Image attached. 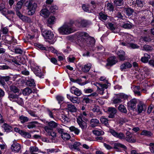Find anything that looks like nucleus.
Wrapping results in <instances>:
<instances>
[{
	"mask_svg": "<svg viewBox=\"0 0 154 154\" xmlns=\"http://www.w3.org/2000/svg\"><path fill=\"white\" fill-rule=\"evenodd\" d=\"M70 91L72 94H74L78 96H80L82 94L81 90L74 86H72L71 88Z\"/></svg>",
	"mask_w": 154,
	"mask_h": 154,
	"instance_id": "nucleus-14",
	"label": "nucleus"
},
{
	"mask_svg": "<svg viewBox=\"0 0 154 154\" xmlns=\"http://www.w3.org/2000/svg\"><path fill=\"white\" fill-rule=\"evenodd\" d=\"M84 91L85 93H90L93 91V90L91 88H85L84 89Z\"/></svg>",
	"mask_w": 154,
	"mask_h": 154,
	"instance_id": "nucleus-61",
	"label": "nucleus"
},
{
	"mask_svg": "<svg viewBox=\"0 0 154 154\" xmlns=\"http://www.w3.org/2000/svg\"><path fill=\"white\" fill-rule=\"evenodd\" d=\"M55 20V17L54 16H51L47 20L48 23L51 24H54Z\"/></svg>",
	"mask_w": 154,
	"mask_h": 154,
	"instance_id": "nucleus-47",
	"label": "nucleus"
},
{
	"mask_svg": "<svg viewBox=\"0 0 154 154\" xmlns=\"http://www.w3.org/2000/svg\"><path fill=\"white\" fill-rule=\"evenodd\" d=\"M40 14L41 16L45 18L48 17L50 15V12L47 9L44 8L42 9L40 11Z\"/></svg>",
	"mask_w": 154,
	"mask_h": 154,
	"instance_id": "nucleus-19",
	"label": "nucleus"
},
{
	"mask_svg": "<svg viewBox=\"0 0 154 154\" xmlns=\"http://www.w3.org/2000/svg\"><path fill=\"white\" fill-rule=\"evenodd\" d=\"M70 100L73 103H79V100L77 97H72L70 98Z\"/></svg>",
	"mask_w": 154,
	"mask_h": 154,
	"instance_id": "nucleus-52",
	"label": "nucleus"
},
{
	"mask_svg": "<svg viewBox=\"0 0 154 154\" xmlns=\"http://www.w3.org/2000/svg\"><path fill=\"white\" fill-rule=\"evenodd\" d=\"M32 92L31 89L29 88H26L24 89L22 91L23 94L25 95H29Z\"/></svg>",
	"mask_w": 154,
	"mask_h": 154,
	"instance_id": "nucleus-28",
	"label": "nucleus"
},
{
	"mask_svg": "<svg viewBox=\"0 0 154 154\" xmlns=\"http://www.w3.org/2000/svg\"><path fill=\"white\" fill-rule=\"evenodd\" d=\"M26 0H20L17 3L15 10L16 14L23 21L31 23L32 22L31 18L28 17L23 15L21 14L19 10L21 9L23 4L25 2Z\"/></svg>",
	"mask_w": 154,
	"mask_h": 154,
	"instance_id": "nucleus-2",
	"label": "nucleus"
},
{
	"mask_svg": "<svg viewBox=\"0 0 154 154\" xmlns=\"http://www.w3.org/2000/svg\"><path fill=\"white\" fill-rule=\"evenodd\" d=\"M101 122L103 124H104L107 127H108L109 124L108 122V120L103 117L100 118Z\"/></svg>",
	"mask_w": 154,
	"mask_h": 154,
	"instance_id": "nucleus-44",
	"label": "nucleus"
},
{
	"mask_svg": "<svg viewBox=\"0 0 154 154\" xmlns=\"http://www.w3.org/2000/svg\"><path fill=\"white\" fill-rule=\"evenodd\" d=\"M45 129L49 135L51 134V133L53 131V129L51 128H49L48 126L45 127Z\"/></svg>",
	"mask_w": 154,
	"mask_h": 154,
	"instance_id": "nucleus-54",
	"label": "nucleus"
},
{
	"mask_svg": "<svg viewBox=\"0 0 154 154\" xmlns=\"http://www.w3.org/2000/svg\"><path fill=\"white\" fill-rule=\"evenodd\" d=\"M99 123V120L96 119H92L91 120V124L93 127L97 126Z\"/></svg>",
	"mask_w": 154,
	"mask_h": 154,
	"instance_id": "nucleus-31",
	"label": "nucleus"
},
{
	"mask_svg": "<svg viewBox=\"0 0 154 154\" xmlns=\"http://www.w3.org/2000/svg\"><path fill=\"white\" fill-rule=\"evenodd\" d=\"M137 103V101L136 99H131L128 103V106L131 109L133 110L136 108Z\"/></svg>",
	"mask_w": 154,
	"mask_h": 154,
	"instance_id": "nucleus-11",
	"label": "nucleus"
},
{
	"mask_svg": "<svg viewBox=\"0 0 154 154\" xmlns=\"http://www.w3.org/2000/svg\"><path fill=\"white\" fill-rule=\"evenodd\" d=\"M59 32L62 35H67L74 32L72 25L69 23H65L58 29Z\"/></svg>",
	"mask_w": 154,
	"mask_h": 154,
	"instance_id": "nucleus-3",
	"label": "nucleus"
},
{
	"mask_svg": "<svg viewBox=\"0 0 154 154\" xmlns=\"http://www.w3.org/2000/svg\"><path fill=\"white\" fill-rule=\"evenodd\" d=\"M99 19L101 20V21H103L106 20L108 17V16L105 14H103V13L100 12L99 14Z\"/></svg>",
	"mask_w": 154,
	"mask_h": 154,
	"instance_id": "nucleus-32",
	"label": "nucleus"
},
{
	"mask_svg": "<svg viewBox=\"0 0 154 154\" xmlns=\"http://www.w3.org/2000/svg\"><path fill=\"white\" fill-rule=\"evenodd\" d=\"M29 150L30 153L36 152H41V151L38 149V147L36 146H31L29 148Z\"/></svg>",
	"mask_w": 154,
	"mask_h": 154,
	"instance_id": "nucleus-29",
	"label": "nucleus"
},
{
	"mask_svg": "<svg viewBox=\"0 0 154 154\" xmlns=\"http://www.w3.org/2000/svg\"><path fill=\"white\" fill-rule=\"evenodd\" d=\"M143 49L146 51L151 50L152 49V48L150 46L148 45H145L143 46Z\"/></svg>",
	"mask_w": 154,
	"mask_h": 154,
	"instance_id": "nucleus-59",
	"label": "nucleus"
},
{
	"mask_svg": "<svg viewBox=\"0 0 154 154\" xmlns=\"http://www.w3.org/2000/svg\"><path fill=\"white\" fill-rule=\"evenodd\" d=\"M107 112L109 114V116H114L117 112V110L116 108L110 107L108 108Z\"/></svg>",
	"mask_w": 154,
	"mask_h": 154,
	"instance_id": "nucleus-21",
	"label": "nucleus"
},
{
	"mask_svg": "<svg viewBox=\"0 0 154 154\" xmlns=\"http://www.w3.org/2000/svg\"><path fill=\"white\" fill-rule=\"evenodd\" d=\"M107 27L110 29L112 32L116 33V28L113 24L111 23H108V24L106 25Z\"/></svg>",
	"mask_w": 154,
	"mask_h": 154,
	"instance_id": "nucleus-33",
	"label": "nucleus"
},
{
	"mask_svg": "<svg viewBox=\"0 0 154 154\" xmlns=\"http://www.w3.org/2000/svg\"><path fill=\"white\" fill-rule=\"evenodd\" d=\"M114 147L115 149H118L119 147L124 149H126V147L124 145L119 143H115L114 144Z\"/></svg>",
	"mask_w": 154,
	"mask_h": 154,
	"instance_id": "nucleus-42",
	"label": "nucleus"
},
{
	"mask_svg": "<svg viewBox=\"0 0 154 154\" xmlns=\"http://www.w3.org/2000/svg\"><path fill=\"white\" fill-rule=\"evenodd\" d=\"M128 45L129 48L132 49H137L139 48V46L138 45L132 43H129V44Z\"/></svg>",
	"mask_w": 154,
	"mask_h": 154,
	"instance_id": "nucleus-49",
	"label": "nucleus"
},
{
	"mask_svg": "<svg viewBox=\"0 0 154 154\" xmlns=\"http://www.w3.org/2000/svg\"><path fill=\"white\" fill-rule=\"evenodd\" d=\"M140 134L141 135H144L147 137H150L152 135V134L151 132L147 131L146 130H143Z\"/></svg>",
	"mask_w": 154,
	"mask_h": 154,
	"instance_id": "nucleus-34",
	"label": "nucleus"
},
{
	"mask_svg": "<svg viewBox=\"0 0 154 154\" xmlns=\"http://www.w3.org/2000/svg\"><path fill=\"white\" fill-rule=\"evenodd\" d=\"M136 4L137 6L142 8L145 4L144 0H136Z\"/></svg>",
	"mask_w": 154,
	"mask_h": 154,
	"instance_id": "nucleus-40",
	"label": "nucleus"
},
{
	"mask_svg": "<svg viewBox=\"0 0 154 154\" xmlns=\"http://www.w3.org/2000/svg\"><path fill=\"white\" fill-rule=\"evenodd\" d=\"M19 119L22 123L27 122L29 120L28 118L25 116H20Z\"/></svg>",
	"mask_w": 154,
	"mask_h": 154,
	"instance_id": "nucleus-50",
	"label": "nucleus"
},
{
	"mask_svg": "<svg viewBox=\"0 0 154 154\" xmlns=\"http://www.w3.org/2000/svg\"><path fill=\"white\" fill-rule=\"evenodd\" d=\"M95 41L92 37L89 36L86 32H82L79 33L77 38V43L81 48L88 47L90 49L94 51Z\"/></svg>",
	"mask_w": 154,
	"mask_h": 154,
	"instance_id": "nucleus-1",
	"label": "nucleus"
},
{
	"mask_svg": "<svg viewBox=\"0 0 154 154\" xmlns=\"http://www.w3.org/2000/svg\"><path fill=\"white\" fill-rule=\"evenodd\" d=\"M91 24V22L88 20H83L81 21V24L84 27H86L88 25Z\"/></svg>",
	"mask_w": 154,
	"mask_h": 154,
	"instance_id": "nucleus-38",
	"label": "nucleus"
},
{
	"mask_svg": "<svg viewBox=\"0 0 154 154\" xmlns=\"http://www.w3.org/2000/svg\"><path fill=\"white\" fill-rule=\"evenodd\" d=\"M26 84L29 86H34L35 85L34 80L29 77H28V79L26 82Z\"/></svg>",
	"mask_w": 154,
	"mask_h": 154,
	"instance_id": "nucleus-22",
	"label": "nucleus"
},
{
	"mask_svg": "<svg viewBox=\"0 0 154 154\" xmlns=\"http://www.w3.org/2000/svg\"><path fill=\"white\" fill-rule=\"evenodd\" d=\"M42 35L46 39H52L54 37V34L51 31L45 30L42 32Z\"/></svg>",
	"mask_w": 154,
	"mask_h": 154,
	"instance_id": "nucleus-6",
	"label": "nucleus"
},
{
	"mask_svg": "<svg viewBox=\"0 0 154 154\" xmlns=\"http://www.w3.org/2000/svg\"><path fill=\"white\" fill-rule=\"evenodd\" d=\"M124 11L127 15L128 16L131 15L134 12L133 10L130 8H124Z\"/></svg>",
	"mask_w": 154,
	"mask_h": 154,
	"instance_id": "nucleus-26",
	"label": "nucleus"
},
{
	"mask_svg": "<svg viewBox=\"0 0 154 154\" xmlns=\"http://www.w3.org/2000/svg\"><path fill=\"white\" fill-rule=\"evenodd\" d=\"M126 136L125 137V139L127 141L130 143H134L136 140L134 139L132 136V134L129 132H127L126 133Z\"/></svg>",
	"mask_w": 154,
	"mask_h": 154,
	"instance_id": "nucleus-10",
	"label": "nucleus"
},
{
	"mask_svg": "<svg viewBox=\"0 0 154 154\" xmlns=\"http://www.w3.org/2000/svg\"><path fill=\"white\" fill-rule=\"evenodd\" d=\"M36 46L42 50H45L46 49V48L42 45L40 44H36Z\"/></svg>",
	"mask_w": 154,
	"mask_h": 154,
	"instance_id": "nucleus-60",
	"label": "nucleus"
},
{
	"mask_svg": "<svg viewBox=\"0 0 154 154\" xmlns=\"http://www.w3.org/2000/svg\"><path fill=\"white\" fill-rule=\"evenodd\" d=\"M58 9V7L56 5L51 6L50 8V10L51 13H54Z\"/></svg>",
	"mask_w": 154,
	"mask_h": 154,
	"instance_id": "nucleus-48",
	"label": "nucleus"
},
{
	"mask_svg": "<svg viewBox=\"0 0 154 154\" xmlns=\"http://www.w3.org/2000/svg\"><path fill=\"white\" fill-rule=\"evenodd\" d=\"M20 134L26 138H29L31 137V135L29 133L24 131H23L21 132Z\"/></svg>",
	"mask_w": 154,
	"mask_h": 154,
	"instance_id": "nucleus-41",
	"label": "nucleus"
},
{
	"mask_svg": "<svg viewBox=\"0 0 154 154\" xmlns=\"http://www.w3.org/2000/svg\"><path fill=\"white\" fill-rule=\"evenodd\" d=\"M61 136L62 138L65 140H68L70 137L69 134L66 132L63 133L61 135Z\"/></svg>",
	"mask_w": 154,
	"mask_h": 154,
	"instance_id": "nucleus-43",
	"label": "nucleus"
},
{
	"mask_svg": "<svg viewBox=\"0 0 154 154\" xmlns=\"http://www.w3.org/2000/svg\"><path fill=\"white\" fill-rule=\"evenodd\" d=\"M107 61L106 66H112L117 62V60L115 56L110 57L107 59Z\"/></svg>",
	"mask_w": 154,
	"mask_h": 154,
	"instance_id": "nucleus-9",
	"label": "nucleus"
},
{
	"mask_svg": "<svg viewBox=\"0 0 154 154\" xmlns=\"http://www.w3.org/2000/svg\"><path fill=\"white\" fill-rule=\"evenodd\" d=\"M11 149L12 151L15 152H18L20 150L21 147L19 144L14 143L11 145Z\"/></svg>",
	"mask_w": 154,
	"mask_h": 154,
	"instance_id": "nucleus-12",
	"label": "nucleus"
},
{
	"mask_svg": "<svg viewBox=\"0 0 154 154\" xmlns=\"http://www.w3.org/2000/svg\"><path fill=\"white\" fill-rule=\"evenodd\" d=\"M32 70L36 76L39 77H41L42 76V74L41 72V70L38 67L36 66L34 67L32 69Z\"/></svg>",
	"mask_w": 154,
	"mask_h": 154,
	"instance_id": "nucleus-20",
	"label": "nucleus"
},
{
	"mask_svg": "<svg viewBox=\"0 0 154 154\" xmlns=\"http://www.w3.org/2000/svg\"><path fill=\"white\" fill-rule=\"evenodd\" d=\"M48 125L51 128H55L57 126V123L53 121L49 122Z\"/></svg>",
	"mask_w": 154,
	"mask_h": 154,
	"instance_id": "nucleus-53",
	"label": "nucleus"
},
{
	"mask_svg": "<svg viewBox=\"0 0 154 154\" xmlns=\"http://www.w3.org/2000/svg\"><path fill=\"white\" fill-rule=\"evenodd\" d=\"M21 94V93L17 94L16 93H13L11 92H10L8 94V98L9 100L13 102H14V100L18 97L19 95Z\"/></svg>",
	"mask_w": 154,
	"mask_h": 154,
	"instance_id": "nucleus-18",
	"label": "nucleus"
},
{
	"mask_svg": "<svg viewBox=\"0 0 154 154\" xmlns=\"http://www.w3.org/2000/svg\"><path fill=\"white\" fill-rule=\"evenodd\" d=\"M106 9L109 11H112L114 10V6L112 4L108 3L106 5Z\"/></svg>",
	"mask_w": 154,
	"mask_h": 154,
	"instance_id": "nucleus-46",
	"label": "nucleus"
},
{
	"mask_svg": "<svg viewBox=\"0 0 154 154\" xmlns=\"http://www.w3.org/2000/svg\"><path fill=\"white\" fill-rule=\"evenodd\" d=\"M117 54L121 61H124L126 59L125 53L123 50H120L118 51Z\"/></svg>",
	"mask_w": 154,
	"mask_h": 154,
	"instance_id": "nucleus-13",
	"label": "nucleus"
},
{
	"mask_svg": "<svg viewBox=\"0 0 154 154\" xmlns=\"http://www.w3.org/2000/svg\"><path fill=\"white\" fill-rule=\"evenodd\" d=\"M110 132L114 137L121 139H125V135L122 133H117L114 130L111 129L110 130Z\"/></svg>",
	"mask_w": 154,
	"mask_h": 154,
	"instance_id": "nucleus-8",
	"label": "nucleus"
},
{
	"mask_svg": "<svg viewBox=\"0 0 154 154\" xmlns=\"http://www.w3.org/2000/svg\"><path fill=\"white\" fill-rule=\"evenodd\" d=\"M8 29L7 27H5L2 28V32L4 34H7L8 32Z\"/></svg>",
	"mask_w": 154,
	"mask_h": 154,
	"instance_id": "nucleus-57",
	"label": "nucleus"
},
{
	"mask_svg": "<svg viewBox=\"0 0 154 154\" xmlns=\"http://www.w3.org/2000/svg\"><path fill=\"white\" fill-rule=\"evenodd\" d=\"M137 111L139 113H141L143 111H144L146 109V105L142 103H140L137 106Z\"/></svg>",
	"mask_w": 154,
	"mask_h": 154,
	"instance_id": "nucleus-15",
	"label": "nucleus"
},
{
	"mask_svg": "<svg viewBox=\"0 0 154 154\" xmlns=\"http://www.w3.org/2000/svg\"><path fill=\"white\" fill-rule=\"evenodd\" d=\"M122 102V100L119 97L115 98L113 101V103L115 104L119 103Z\"/></svg>",
	"mask_w": 154,
	"mask_h": 154,
	"instance_id": "nucleus-62",
	"label": "nucleus"
},
{
	"mask_svg": "<svg viewBox=\"0 0 154 154\" xmlns=\"http://www.w3.org/2000/svg\"><path fill=\"white\" fill-rule=\"evenodd\" d=\"M14 52L17 54H22L23 53V51L20 48H17L15 49Z\"/></svg>",
	"mask_w": 154,
	"mask_h": 154,
	"instance_id": "nucleus-56",
	"label": "nucleus"
},
{
	"mask_svg": "<svg viewBox=\"0 0 154 154\" xmlns=\"http://www.w3.org/2000/svg\"><path fill=\"white\" fill-rule=\"evenodd\" d=\"M37 124V122H32L29 123V124H28L27 125V127L29 129L32 128H35V127H36V124Z\"/></svg>",
	"mask_w": 154,
	"mask_h": 154,
	"instance_id": "nucleus-51",
	"label": "nucleus"
},
{
	"mask_svg": "<svg viewBox=\"0 0 154 154\" xmlns=\"http://www.w3.org/2000/svg\"><path fill=\"white\" fill-rule=\"evenodd\" d=\"M149 149L151 152H154V143H150L149 145Z\"/></svg>",
	"mask_w": 154,
	"mask_h": 154,
	"instance_id": "nucleus-64",
	"label": "nucleus"
},
{
	"mask_svg": "<svg viewBox=\"0 0 154 154\" xmlns=\"http://www.w3.org/2000/svg\"><path fill=\"white\" fill-rule=\"evenodd\" d=\"M121 26L125 29H130L134 26V25L132 23L128 21L124 22V24Z\"/></svg>",
	"mask_w": 154,
	"mask_h": 154,
	"instance_id": "nucleus-17",
	"label": "nucleus"
},
{
	"mask_svg": "<svg viewBox=\"0 0 154 154\" xmlns=\"http://www.w3.org/2000/svg\"><path fill=\"white\" fill-rule=\"evenodd\" d=\"M20 95H19L18 96V97H17V99H16L14 102H16L20 105H21L23 104V102L22 98L19 97V96Z\"/></svg>",
	"mask_w": 154,
	"mask_h": 154,
	"instance_id": "nucleus-45",
	"label": "nucleus"
},
{
	"mask_svg": "<svg viewBox=\"0 0 154 154\" xmlns=\"http://www.w3.org/2000/svg\"><path fill=\"white\" fill-rule=\"evenodd\" d=\"M114 3L116 6H121L123 5L124 0H114Z\"/></svg>",
	"mask_w": 154,
	"mask_h": 154,
	"instance_id": "nucleus-35",
	"label": "nucleus"
},
{
	"mask_svg": "<svg viewBox=\"0 0 154 154\" xmlns=\"http://www.w3.org/2000/svg\"><path fill=\"white\" fill-rule=\"evenodd\" d=\"M132 66V64L130 62L128 61L125 62L120 66V69L122 71H125L126 69H130Z\"/></svg>",
	"mask_w": 154,
	"mask_h": 154,
	"instance_id": "nucleus-7",
	"label": "nucleus"
},
{
	"mask_svg": "<svg viewBox=\"0 0 154 154\" xmlns=\"http://www.w3.org/2000/svg\"><path fill=\"white\" fill-rule=\"evenodd\" d=\"M69 129L71 131L74 132L77 135H78L80 132V130L73 126L70 127Z\"/></svg>",
	"mask_w": 154,
	"mask_h": 154,
	"instance_id": "nucleus-39",
	"label": "nucleus"
},
{
	"mask_svg": "<svg viewBox=\"0 0 154 154\" xmlns=\"http://www.w3.org/2000/svg\"><path fill=\"white\" fill-rule=\"evenodd\" d=\"M118 109L119 111L122 112L126 113L127 110L125 107L123 105H120L118 106Z\"/></svg>",
	"mask_w": 154,
	"mask_h": 154,
	"instance_id": "nucleus-36",
	"label": "nucleus"
},
{
	"mask_svg": "<svg viewBox=\"0 0 154 154\" xmlns=\"http://www.w3.org/2000/svg\"><path fill=\"white\" fill-rule=\"evenodd\" d=\"M9 88L10 91L11 92L14 93L19 92L20 91L19 89L15 85H11L10 86Z\"/></svg>",
	"mask_w": 154,
	"mask_h": 154,
	"instance_id": "nucleus-24",
	"label": "nucleus"
},
{
	"mask_svg": "<svg viewBox=\"0 0 154 154\" xmlns=\"http://www.w3.org/2000/svg\"><path fill=\"white\" fill-rule=\"evenodd\" d=\"M9 68H10V67L7 65H3L0 66V69H7Z\"/></svg>",
	"mask_w": 154,
	"mask_h": 154,
	"instance_id": "nucleus-63",
	"label": "nucleus"
},
{
	"mask_svg": "<svg viewBox=\"0 0 154 154\" xmlns=\"http://www.w3.org/2000/svg\"><path fill=\"white\" fill-rule=\"evenodd\" d=\"M67 107L66 109H68L71 112H75L76 111V107L74 105L71 104H67Z\"/></svg>",
	"mask_w": 154,
	"mask_h": 154,
	"instance_id": "nucleus-23",
	"label": "nucleus"
},
{
	"mask_svg": "<svg viewBox=\"0 0 154 154\" xmlns=\"http://www.w3.org/2000/svg\"><path fill=\"white\" fill-rule=\"evenodd\" d=\"M93 134L96 135H100L103 134V132L102 131H100L97 130H94L93 131Z\"/></svg>",
	"mask_w": 154,
	"mask_h": 154,
	"instance_id": "nucleus-55",
	"label": "nucleus"
},
{
	"mask_svg": "<svg viewBox=\"0 0 154 154\" xmlns=\"http://www.w3.org/2000/svg\"><path fill=\"white\" fill-rule=\"evenodd\" d=\"M92 64L90 63H86L82 67V71L84 72H88L92 67Z\"/></svg>",
	"mask_w": 154,
	"mask_h": 154,
	"instance_id": "nucleus-16",
	"label": "nucleus"
},
{
	"mask_svg": "<svg viewBox=\"0 0 154 154\" xmlns=\"http://www.w3.org/2000/svg\"><path fill=\"white\" fill-rule=\"evenodd\" d=\"M46 152H42L44 154H49L50 153H54L56 152L57 151L55 149H45Z\"/></svg>",
	"mask_w": 154,
	"mask_h": 154,
	"instance_id": "nucleus-30",
	"label": "nucleus"
},
{
	"mask_svg": "<svg viewBox=\"0 0 154 154\" xmlns=\"http://www.w3.org/2000/svg\"><path fill=\"white\" fill-rule=\"evenodd\" d=\"M3 128L4 129L5 131L9 132L11 131L12 130V127L6 123H4Z\"/></svg>",
	"mask_w": 154,
	"mask_h": 154,
	"instance_id": "nucleus-27",
	"label": "nucleus"
},
{
	"mask_svg": "<svg viewBox=\"0 0 154 154\" xmlns=\"http://www.w3.org/2000/svg\"><path fill=\"white\" fill-rule=\"evenodd\" d=\"M24 5L29 10L28 14L29 15H32L35 13L37 5L36 3L33 2L32 1H27L25 3Z\"/></svg>",
	"mask_w": 154,
	"mask_h": 154,
	"instance_id": "nucleus-4",
	"label": "nucleus"
},
{
	"mask_svg": "<svg viewBox=\"0 0 154 154\" xmlns=\"http://www.w3.org/2000/svg\"><path fill=\"white\" fill-rule=\"evenodd\" d=\"M150 58V56L147 54H144V57H142L141 59V61L144 63H147L149 60V59Z\"/></svg>",
	"mask_w": 154,
	"mask_h": 154,
	"instance_id": "nucleus-25",
	"label": "nucleus"
},
{
	"mask_svg": "<svg viewBox=\"0 0 154 154\" xmlns=\"http://www.w3.org/2000/svg\"><path fill=\"white\" fill-rule=\"evenodd\" d=\"M77 119V123L80 127L82 129L85 128L86 126L85 122L88 121L87 119L85 116H78Z\"/></svg>",
	"mask_w": 154,
	"mask_h": 154,
	"instance_id": "nucleus-5",
	"label": "nucleus"
},
{
	"mask_svg": "<svg viewBox=\"0 0 154 154\" xmlns=\"http://www.w3.org/2000/svg\"><path fill=\"white\" fill-rule=\"evenodd\" d=\"M81 145L79 142H76L74 143L73 145L71 146V149L72 150L73 149H76L79 150V146Z\"/></svg>",
	"mask_w": 154,
	"mask_h": 154,
	"instance_id": "nucleus-37",
	"label": "nucleus"
},
{
	"mask_svg": "<svg viewBox=\"0 0 154 154\" xmlns=\"http://www.w3.org/2000/svg\"><path fill=\"white\" fill-rule=\"evenodd\" d=\"M56 99L58 101V103H60L64 100V98L63 97L60 96H57L56 97Z\"/></svg>",
	"mask_w": 154,
	"mask_h": 154,
	"instance_id": "nucleus-58",
	"label": "nucleus"
}]
</instances>
